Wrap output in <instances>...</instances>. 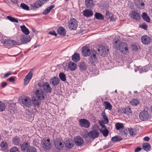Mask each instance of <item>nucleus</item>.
<instances>
[{
	"label": "nucleus",
	"mask_w": 152,
	"mask_h": 152,
	"mask_svg": "<svg viewBox=\"0 0 152 152\" xmlns=\"http://www.w3.org/2000/svg\"><path fill=\"white\" fill-rule=\"evenodd\" d=\"M31 39L29 36H26L24 35H21L17 39L18 45L22 44H26L31 41Z\"/></svg>",
	"instance_id": "obj_1"
},
{
	"label": "nucleus",
	"mask_w": 152,
	"mask_h": 152,
	"mask_svg": "<svg viewBox=\"0 0 152 152\" xmlns=\"http://www.w3.org/2000/svg\"><path fill=\"white\" fill-rule=\"evenodd\" d=\"M77 26V20L74 18L70 19L68 22V26L69 29L71 30H75Z\"/></svg>",
	"instance_id": "obj_2"
},
{
	"label": "nucleus",
	"mask_w": 152,
	"mask_h": 152,
	"mask_svg": "<svg viewBox=\"0 0 152 152\" xmlns=\"http://www.w3.org/2000/svg\"><path fill=\"white\" fill-rule=\"evenodd\" d=\"M96 54L97 53L96 52H91V56L88 58V64H90L92 66L95 65V63L97 61V58L96 56Z\"/></svg>",
	"instance_id": "obj_3"
},
{
	"label": "nucleus",
	"mask_w": 152,
	"mask_h": 152,
	"mask_svg": "<svg viewBox=\"0 0 152 152\" xmlns=\"http://www.w3.org/2000/svg\"><path fill=\"white\" fill-rule=\"evenodd\" d=\"M128 45L126 43L121 42L119 45L118 50H119L123 54L126 55L128 50Z\"/></svg>",
	"instance_id": "obj_4"
},
{
	"label": "nucleus",
	"mask_w": 152,
	"mask_h": 152,
	"mask_svg": "<svg viewBox=\"0 0 152 152\" xmlns=\"http://www.w3.org/2000/svg\"><path fill=\"white\" fill-rule=\"evenodd\" d=\"M35 94L36 97L39 100H44L47 97L46 94L41 89L37 90Z\"/></svg>",
	"instance_id": "obj_5"
},
{
	"label": "nucleus",
	"mask_w": 152,
	"mask_h": 152,
	"mask_svg": "<svg viewBox=\"0 0 152 152\" xmlns=\"http://www.w3.org/2000/svg\"><path fill=\"white\" fill-rule=\"evenodd\" d=\"M62 142V141L61 139L58 137L56 138L54 140V145L56 148L61 150L63 148L64 146Z\"/></svg>",
	"instance_id": "obj_6"
},
{
	"label": "nucleus",
	"mask_w": 152,
	"mask_h": 152,
	"mask_svg": "<svg viewBox=\"0 0 152 152\" xmlns=\"http://www.w3.org/2000/svg\"><path fill=\"white\" fill-rule=\"evenodd\" d=\"M1 42L3 44L4 46H10L13 45H18L17 40L15 41L12 40H7L2 39L1 41Z\"/></svg>",
	"instance_id": "obj_7"
},
{
	"label": "nucleus",
	"mask_w": 152,
	"mask_h": 152,
	"mask_svg": "<svg viewBox=\"0 0 152 152\" xmlns=\"http://www.w3.org/2000/svg\"><path fill=\"white\" fill-rule=\"evenodd\" d=\"M42 145L43 148L46 150H49L50 148L51 144L49 139L44 138L42 140Z\"/></svg>",
	"instance_id": "obj_8"
},
{
	"label": "nucleus",
	"mask_w": 152,
	"mask_h": 152,
	"mask_svg": "<svg viewBox=\"0 0 152 152\" xmlns=\"http://www.w3.org/2000/svg\"><path fill=\"white\" fill-rule=\"evenodd\" d=\"M149 115L147 111L144 110L141 112L139 114L140 119L143 121H147L149 118Z\"/></svg>",
	"instance_id": "obj_9"
},
{
	"label": "nucleus",
	"mask_w": 152,
	"mask_h": 152,
	"mask_svg": "<svg viewBox=\"0 0 152 152\" xmlns=\"http://www.w3.org/2000/svg\"><path fill=\"white\" fill-rule=\"evenodd\" d=\"M80 125L82 127L85 128H88L90 126V123L87 120L85 119H81L79 120Z\"/></svg>",
	"instance_id": "obj_10"
},
{
	"label": "nucleus",
	"mask_w": 152,
	"mask_h": 152,
	"mask_svg": "<svg viewBox=\"0 0 152 152\" xmlns=\"http://www.w3.org/2000/svg\"><path fill=\"white\" fill-rule=\"evenodd\" d=\"M141 40L143 44L148 45L151 42V39L149 36L146 35H144L142 37Z\"/></svg>",
	"instance_id": "obj_11"
},
{
	"label": "nucleus",
	"mask_w": 152,
	"mask_h": 152,
	"mask_svg": "<svg viewBox=\"0 0 152 152\" xmlns=\"http://www.w3.org/2000/svg\"><path fill=\"white\" fill-rule=\"evenodd\" d=\"M88 136L91 139H95L99 135V133L96 130H93L88 133Z\"/></svg>",
	"instance_id": "obj_12"
},
{
	"label": "nucleus",
	"mask_w": 152,
	"mask_h": 152,
	"mask_svg": "<svg viewBox=\"0 0 152 152\" xmlns=\"http://www.w3.org/2000/svg\"><path fill=\"white\" fill-rule=\"evenodd\" d=\"M33 74L32 72L30 71L27 75L26 76L25 78L23 79L25 85H27L29 83L30 80L32 78Z\"/></svg>",
	"instance_id": "obj_13"
},
{
	"label": "nucleus",
	"mask_w": 152,
	"mask_h": 152,
	"mask_svg": "<svg viewBox=\"0 0 152 152\" xmlns=\"http://www.w3.org/2000/svg\"><path fill=\"white\" fill-rule=\"evenodd\" d=\"M74 141L75 145L77 146H81L83 143V138L80 136L75 137L74 138Z\"/></svg>",
	"instance_id": "obj_14"
},
{
	"label": "nucleus",
	"mask_w": 152,
	"mask_h": 152,
	"mask_svg": "<svg viewBox=\"0 0 152 152\" xmlns=\"http://www.w3.org/2000/svg\"><path fill=\"white\" fill-rule=\"evenodd\" d=\"M82 53V55L85 57L88 56L91 54V52L89 48L86 46L83 48Z\"/></svg>",
	"instance_id": "obj_15"
},
{
	"label": "nucleus",
	"mask_w": 152,
	"mask_h": 152,
	"mask_svg": "<svg viewBox=\"0 0 152 152\" xmlns=\"http://www.w3.org/2000/svg\"><path fill=\"white\" fill-rule=\"evenodd\" d=\"M129 15L132 18L136 20H139L140 18L139 13L135 11H132Z\"/></svg>",
	"instance_id": "obj_16"
},
{
	"label": "nucleus",
	"mask_w": 152,
	"mask_h": 152,
	"mask_svg": "<svg viewBox=\"0 0 152 152\" xmlns=\"http://www.w3.org/2000/svg\"><path fill=\"white\" fill-rule=\"evenodd\" d=\"M135 2L136 5L138 8L141 10L144 9L145 4L142 0H135Z\"/></svg>",
	"instance_id": "obj_17"
},
{
	"label": "nucleus",
	"mask_w": 152,
	"mask_h": 152,
	"mask_svg": "<svg viewBox=\"0 0 152 152\" xmlns=\"http://www.w3.org/2000/svg\"><path fill=\"white\" fill-rule=\"evenodd\" d=\"M85 4L86 8L89 9H92L94 7V4L93 0H86Z\"/></svg>",
	"instance_id": "obj_18"
},
{
	"label": "nucleus",
	"mask_w": 152,
	"mask_h": 152,
	"mask_svg": "<svg viewBox=\"0 0 152 152\" xmlns=\"http://www.w3.org/2000/svg\"><path fill=\"white\" fill-rule=\"evenodd\" d=\"M22 104L25 106L29 107L31 104V100L28 97H26L22 100Z\"/></svg>",
	"instance_id": "obj_19"
},
{
	"label": "nucleus",
	"mask_w": 152,
	"mask_h": 152,
	"mask_svg": "<svg viewBox=\"0 0 152 152\" xmlns=\"http://www.w3.org/2000/svg\"><path fill=\"white\" fill-rule=\"evenodd\" d=\"M42 87L44 90L47 93H51V92L52 89L48 82H46L45 83L42 85Z\"/></svg>",
	"instance_id": "obj_20"
},
{
	"label": "nucleus",
	"mask_w": 152,
	"mask_h": 152,
	"mask_svg": "<svg viewBox=\"0 0 152 152\" xmlns=\"http://www.w3.org/2000/svg\"><path fill=\"white\" fill-rule=\"evenodd\" d=\"M90 9H86L83 11V15L87 18L91 17L93 15V11Z\"/></svg>",
	"instance_id": "obj_21"
},
{
	"label": "nucleus",
	"mask_w": 152,
	"mask_h": 152,
	"mask_svg": "<svg viewBox=\"0 0 152 152\" xmlns=\"http://www.w3.org/2000/svg\"><path fill=\"white\" fill-rule=\"evenodd\" d=\"M60 80L58 77H54L51 79L50 83L54 86H57L59 83Z\"/></svg>",
	"instance_id": "obj_22"
},
{
	"label": "nucleus",
	"mask_w": 152,
	"mask_h": 152,
	"mask_svg": "<svg viewBox=\"0 0 152 152\" xmlns=\"http://www.w3.org/2000/svg\"><path fill=\"white\" fill-rule=\"evenodd\" d=\"M106 18L110 19L111 21H113L115 20L116 18L112 13L110 12L109 11H107L106 12Z\"/></svg>",
	"instance_id": "obj_23"
},
{
	"label": "nucleus",
	"mask_w": 152,
	"mask_h": 152,
	"mask_svg": "<svg viewBox=\"0 0 152 152\" xmlns=\"http://www.w3.org/2000/svg\"><path fill=\"white\" fill-rule=\"evenodd\" d=\"M77 64L72 62H70L68 64V68L71 71L75 70L77 69Z\"/></svg>",
	"instance_id": "obj_24"
},
{
	"label": "nucleus",
	"mask_w": 152,
	"mask_h": 152,
	"mask_svg": "<svg viewBox=\"0 0 152 152\" xmlns=\"http://www.w3.org/2000/svg\"><path fill=\"white\" fill-rule=\"evenodd\" d=\"M99 123L101 128H99L100 132L104 136V120L99 121Z\"/></svg>",
	"instance_id": "obj_25"
},
{
	"label": "nucleus",
	"mask_w": 152,
	"mask_h": 152,
	"mask_svg": "<svg viewBox=\"0 0 152 152\" xmlns=\"http://www.w3.org/2000/svg\"><path fill=\"white\" fill-rule=\"evenodd\" d=\"M30 147V144L28 142H24L21 145V150L22 151H25L26 150Z\"/></svg>",
	"instance_id": "obj_26"
},
{
	"label": "nucleus",
	"mask_w": 152,
	"mask_h": 152,
	"mask_svg": "<svg viewBox=\"0 0 152 152\" xmlns=\"http://www.w3.org/2000/svg\"><path fill=\"white\" fill-rule=\"evenodd\" d=\"M79 66L80 69L81 71H84L87 69V65L84 62L80 63Z\"/></svg>",
	"instance_id": "obj_27"
},
{
	"label": "nucleus",
	"mask_w": 152,
	"mask_h": 152,
	"mask_svg": "<svg viewBox=\"0 0 152 152\" xmlns=\"http://www.w3.org/2000/svg\"><path fill=\"white\" fill-rule=\"evenodd\" d=\"M142 147L143 149L146 151H150L151 148L150 144L146 142L143 143Z\"/></svg>",
	"instance_id": "obj_28"
},
{
	"label": "nucleus",
	"mask_w": 152,
	"mask_h": 152,
	"mask_svg": "<svg viewBox=\"0 0 152 152\" xmlns=\"http://www.w3.org/2000/svg\"><path fill=\"white\" fill-rule=\"evenodd\" d=\"M58 34L61 36H64L66 35V31L65 29L63 27H59L58 29Z\"/></svg>",
	"instance_id": "obj_29"
},
{
	"label": "nucleus",
	"mask_w": 152,
	"mask_h": 152,
	"mask_svg": "<svg viewBox=\"0 0 152 152\" xmlns=\"http://www.w3.org/2000/svg\"><path fill=\"white\" fill-rule=\"evenodd\" d=\"M80 59V55L78 53H76L72 56V59L75 62L78 61Z\"/></svg>",
	"instance_id": "obj_30"
},
{
	"label": "nucleus",
	"mask_w": 152,
	"mask_h": 152,
	"mask_svg": "<svg viewBox=\"0 0 152 152\" xmlns=\"http://www.w3.org/2000/svg\"><path fill=\"white\" fill-rule=\"evenodd\" d=\"M0 146L3 150H5L8 148V145L6 141H2L0 144Z\"/></svg>",
	"instance_id": "obj_31"
},
{
	"label": "nucleus",
	"mask_w": 152,
	"mask_h": 152,
	"mask_svg": "<svg viewBox=\"0 0 152 152\" xmlns=\"http://www.w3.org/2000/svg\"><path fill=\"white\" fill-rule=\"evenodd\" d=\"M20 141V138L17 136L15 137L12 139L13 142L15 145H19Z\"/></svg>",
	"instance_id": "obj_32"
},
{
	"label": "nucleus",
	"mask_w": 152,
	"mask_h": 152,
	"mask_svg": "<svg viewBox=\"0 0 152 152\" xmlns=\"http://www.w3.org/2000/svg\"><path fill=\"white\" fill-rule=\"evenodd\" d=\"M21 31L25 35H27L29 33L28 29L24 25L20 26Z\"/></svg>",
	"instance_id": "obj_33"
},
{
	"label": "nucleus",
	"mask_w": 152,
	"mask_h": 152,
	"mask_svg": "<svg viewBox=\"0 0 152 152\" xmlns=\"http://www.w3.org/2000/svg\"><path fill=\"white\" fill-rule=\"evenodd\" d=\"M142 16L143 20L146 22H150V18L148 15L145 12L142 13Z\"/></svg>",
	"instance_id": "obj_34"
},
{
	"label": "nucleus",
	"mask_w": 152,
	"mask_h": 152,
	"mask_svg": "<svg viewBox=\"0 0 152 152\" xmlns=\"http://www.w3.org/2000/svg\"><path fill=\"white\" fill-rule=\"evenodd\" d=\"M54 7V5H52L50 6V7H47L46 9H45L43 12V14L44 15H47L48 13H49L50 10Z\"/></svg>",
	"instance_id": "obj_35"
},
{
	"label": "nucleus",
	"mask_w": 152,
	"mask_h": 152,
	"mask_svg": "<svg viewBox=\"0 0 152 152\" xmlns=\"http://www.w3.org/2000/svg\"><path fill=\"white\" fill-rule=\"evenodd\" d=\"M65 143L66 147L68 148H71L74 146L71 140L66 141Z\"/></svg>",
	"instance_id": "obj_36"
},
{
	"label": "nucleus",
	"mask_w": 152,
	"mask_h": 152,
	"mask_svg": "<svg viewBox=\"0 0 152 152\" xmlns=\"http://www.w3.org/2000/svg\"><path fill=\"white\" fill-rule=\"evenodd\" d=\"M115 127L117 130H120V131H121L124 128V126L123 124L117 123L115 124Z\"/></svg>",
	"instance_id": "obj_37"
},
{
	"label": "nucleus",
	"mask_w": 152,
	"mask_h": 152,
	"mask_svg": "<svg viewBox=\"0 0 152 152\" xmlns=\"http://www.w3.org/2000/svg\"><path fill=\"white\" fill-rule=\"evenodd\" d=\"M9 108L10 113H14L15 110V104L12 103L9 104Z\"/></svg>",
	"instance_id": "obj_38"
},
{
	"label": "nucleus",
	"mask_w": 152,
	"mask_h": 152,
	"mask_svg": "<svg viewBox=\"0 0 152 152\" xmlns=\"http://www.w3.org/2000/svg\"><path fill=\"white\" fill-rule=\"evenodd\" d=\"M122 140V137L119 136H116L113 137L111 140L113 142L120 141Z\"/></svg>",
	"instance_id": "obj_39"
},
{
	"label": "nucleus",
	"mask_w": 152,
	"mask_h": 152,
	"mask_svg": "<svg viewBox=\"0 0 152 152\" xmlns=\"http://www.w3.org/2000/svg\"><path fill=\"white\" fill-rule=\"evenodd\" d=\"M107 109L111 111L112 109V106L111 104L107 101H105V110Z\"/></svg>",
	"instance_id": "obj_40"
},
{
	"label": "nucleus",
	"mask_w": 152,
	"mask_h": 152,
	"mask_svg": "<svg viewBox=\"0 0 152 152\" xmlns=\"http://www.w3.org/2000/svg\"><path fill=\"white\" fill-rule=\"evenodd\" d=\"M95 16L96 19L98 20H102L104 18V16L99 13L96 12L95 14Z\"/></svg>",
	"instance_id": "obj_41"
},
{
	"label": "nucleus",
	"mask_w": 152,
	"mask_h": 152,
	"mask_svg": "<svg viewBox=\"0 0 152 152\" xmlns=\"http://www.w3.org/2000/svg\"><path fill=\"white\" fill-rule=\"evenodd\" d=\"M128 131L131 136H134L136 135V132L135 129L130 128L128 129Z\"/></svg>",
	"instance_id": "obj_42"
},
{
	"label": "nucleus",
	"mask_w": 152,
	"mask_h": 152,
	"mask_svg": "<svg viewBox=\"0 0 152 152\" xmlns=\"http://www.w3.org/2000/svg\"><path fill=\"white\" fill-rule=\"evenodd\" d=\"M130 103L132 105L136 106L139 104V102L137 99H133L130 101Z\"/></svg>",
	"instance_id": "obj_43"
},
{
	"label": "nucleus",
	"mask_w": 152,
	"mask_h": 152,
	"mask_svg": "<svg viewBox=\"0 0 152 152\" xmlns=\"http://www.w3.org/2000/svg\"><path fill=\"white\" fill-rule=\"evenodd\" d=\"M59 77L60 79L63 81H65L66 80V75L63 72H61L59 75Z\"/></svg>",
	"instance_id": "obj_44"
},
{
	"label": "nucleus",
	"mask_w": 152,
	"mask_h": 152,
	"mask_svg": "<svg viewBox=\"0 0 152 152\" xmlns=\"http://www.w3.org/2000/svg\"><path fill=\"white\" fill-rule=\"evenodd\" d=\"M7 18L10 21L13 22H15L18 23V20L17 19L13 18L10 16H7Z\"/></svg>",
	"instance_id": "obj_45"
},
{
	"label": "nucleus",
	"mask_w": 152,
	"mask_h": 152,
	"mask_svg": "<svg viewBox=\"0 0 152 152\" xmlns=\"http://www.w3.org/2000/svg\"><path fill=\"white\" fill-rule=\"evenodd\" d=\"M120 132L121 134L124 136L125 137H126L127 134L128 132L126 129L123 128L121 131Z\"/></svg>",
	"instance_id": "obj_46"
},
{
	"label": "nucleus",
	"mask_w": 152,
	"mask_h": 152,
	"mask_svg": "<svg viewBox=\"0 0 152 152\" xmlns=\"http://www.w3.org/2000/svg\"><path fill=\"white\" fill-rule=\"evenodd\" d=\"M33 104L34 105L38 107L39 106L40 102L39 100H37L34 97L32 99Z\"/></svg>",
	"instance_id": "obj_47"
},
{
	"label": "nucleus",
	"mask_w": 152,
	"mask_h": 152,
	"mask_svg": "<svg viewBox=\"0 0 152 152\" xmlns=\"http://www.w3.org/2000/svg\"><path fill=\"white\" fill-rule=\"evenodd\" d=\"M6 106L5 104L0 101V111H3L5 110Z\"/></svg>",
	"instance_id": "obj_48"
},
{
	"label": "nucleus",
	"mask_w": 152,
	"mask_h": 152,
	"mask_svg": "<svg viewBox=\"0 0 152 152\" xmlns=\"http://www.w3.org/2000/svg\"><path fill=\"white\" fill-rule=\"evenodd\" d=\"M20 7L23 9L26 10H28L29 9V7L27 5L24 3H21L20 4Z\"/></svg>",
	"instance_id": "obj_49"
},
{
	"label": "nucleus",
	"mask_w": 152,
	"mask_h": 152,
	"mask_svg": "<svg viewBox=\"0 0 152 152\" xmlns=\"http://www.w3.org/2000/svg\"><path fill=\"white\" fill-rule=\"evenodd\" d=\"M27 152H37L36 148L33 147H30L27 149Z\"/></svg>",
	"instance_id": "obj_50"
},
{
	"label": "nucleus",
	"mask_w": 152,
	"mask_h": 152,
	"mask_svg": "<svg viewBox=\"0 0 152 152\" xmlns=\"http://www.w3.org/2000/svg\"><path fill=\"white\" fill-rule=\"evenodd\" d=\"M10 152H20V151L17 147H13L10 149Z\"/></svg>",
	"instance_id": "obj_51"
},
{
	"label": "nucleus",
	"mask_w": 152,
	"mask_h": 152,
	"mask_svg": "<svg viewBox=\"0 0 152 152\" xmlns=\"http://www.w3.org/2000/svg\"><path fill=\"white\" fill-rule=\"evenodd\" d=\"M124 113L127 115H129L131 113V110L130 108H126L125 109Z\"/></svg>",
	"instance_id": "obj_52"
},
{
	"label": "nucleus",
	"mask_w": 152,
	"mask_h": 152,
	"mask_svg": "<svg viewBox=\"0 0 152 152\" xmlns=\"http://www.w3.org/2000/svg\"><path fill=\"white\" fill-rule=\"evenodd\" d=\"M132 50L135 51H137L138 50L137 45L136 44H133L132 46Z\"/></svg>",
	"instance_id": "obj_53"
},
{
	"label": "nucleus",
	"mask_w": 152,
	"mask_h": 152,
	"mask_svg": "<svg viewBox=\"0 0 152 152\" xmlns=\"http://www.w3.org/2000/svg\"><path fill=\"white\" fill-rule=\"evenodd\" d=\"M120 42V40L119 39H117L115 41L114 43H113V45L115 48H116L117 50H118V47L117 44L118 42Z\"/></svg>",
	"instance_id": "obj_54"
},
{
	"label": "nucleus",
	"mask_w": 152,
	"mask_h": 152,
	"mask_svg": "<svg viewBox=\"0 0 152 152\" xmlns=\"http://www.w3.org/2000/svg\"><path fill=\"white\" fill-rule=\"evenodd\" d=\"M36 3H37V4H38L39 7H41L44 4L43 2L40 0L37 1Z\"/></svg>",
	"instance_id": "obj_55"
},
{
	"label": "nucleus",
	"mask_w": 152,
	"mask_h": 152,
	"mask_svg": "<svg viewBox=\"0 0 152 152\" xmlns=\"http://www.w3.org/2000/svg\"><path fill=\"white\" fill-rule=\"evenodd\" d=\"M98 52H101L102 53H104V50L103 48L102 47L99 46L98 49Z\"/></svg>",
	"instance_id": "obj_56"
},
{
	"label": "nucleus",
	"mask_w": 152,
	"mask_h": 152,
	"mask_svg": "<svg viewBox=\"0 0 152 152\" xmlns=\"http://www.w3.org/2000/svg\"><path fill=\"white\" fill-rule=\"evenodd\" d=\"M15 77H12L9 78L8 80L11 82H14L15 80L14 78H15Z\"/></svg>",
	"instance_id": "obj_57"
},
{
	"label": "nucleus",
	"mask_w": 152,
	"mask_h": 152,
	"mask_svg": "<svg viewBox=\"0 0 152 152\" xmlns=\"http://www.w3.org/2000/svg\"><path fill=\"white\" fill-rule=\"evenodd\" d=\"M141 27L144 30H147V29L148 26L146 24L142 25Z\"/></svg>",
	"instance_id": "obj_58"
},
{
	"label": "nucleus",
	"mask_w": 152,
	"mask_h": 152,
	"mask_svg": "<svg viewBox=\"0 0 152 152\" xmlns=\"http://www.w3.org/2000/svg\"><path fill=\"white\" fill-rule=\"evenodd\" d=\"M12 74V72H9L5 74L4 75V77H7Z\"/></svg>",
	"instance_id": "obj_59"
},
{
	"label": "nucleus",
	"mask_w": 152,
	"mask_h": 152,
	"mask_svg": "<svg viewBox=\"0 0 152 152\" xmlns=\"http://www.w3.org/2000/svg\"><path fill=\"white\" fill-rule=\"evenodd\" d=\"M49 34L51 35H54L55 36H56L57 35V34L54 31L52 32H49Z\"/></svg>",
	"instance_id": "obj_60"
},
{
	"label": "nucleus",
	"mask_w": 152,
	"mask_h": 152,
	"mask_svg": "<svg viewBox=\"0 0 152 152\" xmlns=\"http://www.w3.org/2000/svg\"><path fill=\"white\" fill-rule=\"evenodd\" d=\"M141 149L142 148H140L139 147H137L135 148V152H138L140 151Z\"/></svg>",
	"instance_id": "obj_61"
},
{
	"label": "nucleus",
	"mask_w": 152,
	"mask_h": 152,
	"mask_svg": "<svg viewBox=\"0 0 152 152\" xmlns=\"http://www.w3.org/2000/svg\"><path fill=\"white\" fill-rule=\"evenodd\" d=\"M109 132L107 129L105 127V137L108 136Z\"/></svg>",
	"instance_id": "obj_62"
},
{
	"label": "nucleus",
	"mask_w": 152,
	"mask_h": 152,
	"mask_svg": "<svg viewBox=\"0 0 152 152\" xmlns=\"http://www.w3.org/2000/svg\"><path fill=\"white\" fill-rule=\"evenodd\" d=\"M143 140L145 141H148L150 140V138L148 137H145L144 138Z\"/></svg>",
	"instance_id": "obj_63"
},
{
	"label": "nucleus",
	"mask_w": 152,
	"mask_h": 152,
	"mask_svg": "<svg viewBox=\"0 0 152 152\" xmlns=\"http://www.w3.org/2000/svg\"><path fill=\"white\" fill-rule=\"evenodd\" d=\"M7 85V83L6 82H3L2 83V84L1 85V87L2 88H4Z\"/></svg>",
	"instance_id": "obj_64"
}]
</instances>
